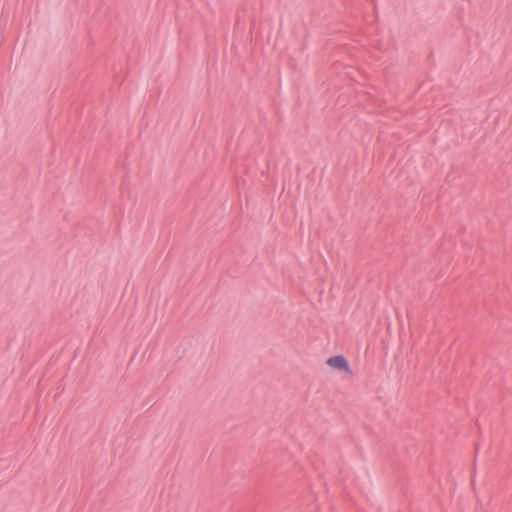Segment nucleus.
Here are the masks:
<instances>
[{
    "instance_id": "obj_1",
    "label": "nucleus",
    "mask_w": 512,
    "mask_h": 512,
    "mask_svg": "<svg viewBox=\"0 0 512 512\" xmlns=\"http://www.w3.org/2000/svg\"><path fill=\"white\" fill-rule=\"evenodd\" d=\"M326 364L333 370L340 372L346 376L351 375L352 371L346 358L341 355L330 357L326 360Z\"/></svg>"
}]
</instances>
